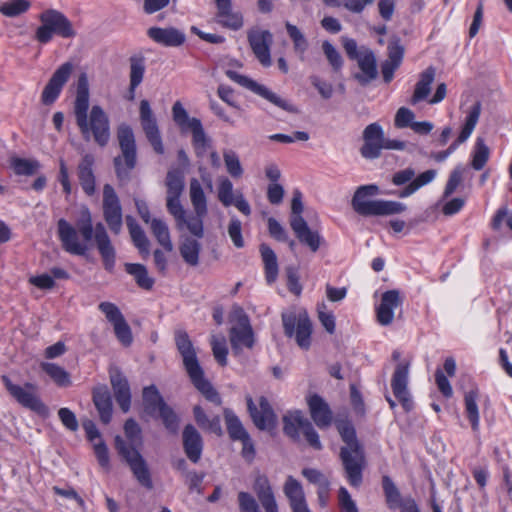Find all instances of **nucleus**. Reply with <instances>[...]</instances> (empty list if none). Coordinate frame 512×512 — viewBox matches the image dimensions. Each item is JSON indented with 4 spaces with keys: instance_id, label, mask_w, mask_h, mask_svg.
<instances>
[{
    "instance_id": "56",
    "label": "nucleus",
    "mask_w": 512,
    "mask_h": 512,
    "mask_svg": "<svg viewBox=\"0 0 512 512\" xmlns=\"http://www.w3.org/2000/svg\"><path fill=\"white\" fill-rule=\"evenodd\" d=\"M322 49L333 70L340 71L343 66V58L336 48L326 40L322 43Z\"/></svg>"
},
{
    "instance_id": "8",
    "label": "nucleus",
    "mask_w": 512,
    "mask_h": 512,
    "mask_svg": "<svg viewBox=\"0 0 512 512\" xmlns=\"http://www.w3.org/2000/svg\"><path fill=\"white\" fill-rule=\"evenodd\" d=\"M172 118L182 133L191 132L196 156L204 157L211 146V140L206 135L200 119L190 118L180 101H176L172 106Z\"/></svg>"
},
{
    "instance_id": "49",
    "label": "nucleus",
    "mask_w": 512,
    "mask_h": 512,
    "mask_svg": "<svg viewBox=\"0 0 512 512\" xmlns=\"http://www.w3.org/2000/svg\"><path fill=\"white\" fill-rule=\"evenodd\" d=\"M42 370L50 376V378L60 387H67L71 385L69 373L55 363L43 362L41 364Z\"/></svg>"
},
{
    "instance_id": "20",
    "label": "nucleus",
    "mask_w": 512,
    "mask_h": 512,
    "mask_svg": "<svg viewBox=\"0 0 512 512\" xmlns=\"http://www.w3.org/2000/svg\"><path fill=\"white\" fill-rule=\"evenodd\" d=\"M246 402L250 417L259 430H271L276 427V414L265 396L259 398V408L251 396H246Z\"/></svg>"
},
{
    "instance_id": "62",
    "label": "nucleus",
    "mask_w": 512,
    "mask_h": 512,
    "mask_svg": "<svg viewBox=\"0 0 512 512\" xmlns=\"http://www.w3.org/2000/svg\"><path fill=\"white\" fill-rule=\"evenodd\" d=\"M414 118L415 114L412 110L406 107H400L396 112L394 125L397 128L411 127L414 122Z\"/></svg>"
},
{
    "instance_id": "47",
    "label": "nucleus",
    "mask_w": 512,
    "mask_h": 512,
    "mask_svg": "<svg viewBox=\"0 0 512 512\" xmlns=\"http://www.w3.org/2000/svg\"><path fill=\"white\" fill-rule=\"evenodd\" d=\"M382 488L388 507L390 509L401 508L404 500L393 480L387 475L382 477Z\"/></svg>"
},
{
    "instance_id": "21",
    "label": "nucleus",
    "mask_w": 512,
    "mask_h": 512,
    "mask_svg": "<svg viewBox=\"0 0 512 512\" xmlns=\"http://www.w3.org/2000/svg\"><path fill=\"white\" fill-rule=\"evenodd\" d=\"M72 71L71 62H65L56 69L42 91L41 102L44 105H52L57 100Z\"/></svg>"
},
{
    "instance_id": "4",
    "label": "nucleus",
    "mask_w": 512,
    "mask_h": 512,
    "mask_svg": "<svg viewBox=\"0 0 512 512\" xmlns=\"http://www.w3.org/2000/svg\"><path fill=\"white\" fill-rule=\"evenodd\" d=\"M336 428L346 446L340 449V459L346 472L347 480L353 487L362 483V470L365 464L364 450L357 440L356 431L347 419L337 420Z\"/></svg>"
},
{
    "instance_id": "55",
    "label": "nucleus",
    "mask_w": 512,
    "mask_h": 512,
    "mask_svg": "<svg viewBox=\"0 0 512 512\" xmlns=\"http://www.w3.org/2000/svg\"><path fill=\"white\" fill-rule=\"evenodd\" d=\"M233 184L227 177H221L218 185V199L225 206L233 204Z\"/></svg>"
},
{
    "instance_id": "43",
    "label": "nucleus",
    "mask_w": 512,
    "mask_h": 512,
    "mask_svg": "<svg viewBox=\"0 0 512 512\" xmlns=\"http://www.w3.org/2000/svg\"><path fill=\"white\" fill-rule=\"evenodd\" d=\"M201 244L193 238L186 237L179 246V252L184 262L190 266L199 264Z\"/></svg>"
},
{
    "instance_id": "32",
    "label": "nucleus",
    "mask_w": 512,
    "mask_h": 512,
    "mask_svg": "<svg viewBox=\"0 0 512 512\" xmlns=\"http://www.w3.org/2000/svg\"><path fill=\"white\" fill-rule=\"evenodd\" d=\"M283 492L289 501L292 512H311L302 485L297 479L288 476L283 487Z\"/></svg>"
},
{
    "instance_id": "34",
    "label": "nucleus",
    "mask_w": 512,
    "mask_h": 512,
    "mask_svg": "<svg viewBox=\"0 0 512 512\" xmlns=\"http://www.w3.org/2000/svg\"><path fill=\"white\" fill-rule=\"evenodd\" d=\"M217 7L216 21L221 26L237 31L243 26L241 13L232 11L231 0H215Z\"/></svg>"
},
{
    "instance_id": "19",
    "label": "nucleus",
    "mask_w": 512,
    "mask_h": 512,
    "mask_svg": "<svg viewBox=\"0 0 512 512\" xmlns=\"http://www.w3.org/2000/svg\"><path fill=\"white\" fill-rule=\"evenodd\" d=\"M139 116L142 129L153 150L157 154H163L164 146L157 120L150 107L149 101L146 99L140 101Z\"/></svg>"
},
{
    "instance_id": "11",
    "label": "nucleus",
    "mask_w": 512,
    "mask_h": 512,
    "mask_svg": "<svg viewBox=\"0 0 512 512\" xmlns=\"http://www.w3.org/2000/svg\"><path fill=\"white\" fill-rule=\"evenodd\" d=\"M284 334L295 338L297 345L308 350L311 346L312 322L305 310L289 311L281 314Z\"/></svg>"
},
{
    "instance_id": "13",
    "label": "nucleus",
    "mask_w": 512,
    "mask_h": 512,
    "mask_svg": "<svg viewBox=\"0 0 512 512\" xmlns=\"http://www.w3.org/2000/svg\"><path fill=\"white\" fill-rule=\"evenodd\" d=\"M190 200L194 208V215L185 216L184 226L196 238L204 236L203 219L208 214L207 199L204 190L195 178L190 181Z\"/></svg>"
},
{
    "instance_id": "54",
    "label": "nucleus",
    "mask_w": 512,
    "mask_h": 512,
    "mask_svg": "<svg viewBox=\"0 0 512 512\" xmlns=\"http://www.w3.org/2000/svg\"><path fill=\"white\" fill-rule=\"evenodd\" d=\"M166 207L168 212L174 217L178 229L184 227L185 210L180 203V197H167Z\"/></svg>"
},
{
    "instance_id": "50",
    "label": "nucleus",
    "mask_w": 512,
    "mask_h": 512,
    "mask_svg": "<svg viewBox=\"0 0 512 512\" xmlns=\"http://www.w3.org/2000/svg\"><path fill=\"white\" fill-rule=\"evenodd\" d=\"M490 156V149L485 144V141L483 138L478 137L476 139L473 152H472V161L471 166L473 169L479 171L482 170Z\"/></svg>"
},
{
    "instance_id": "35",
    "label": "nucleus",
    "mask_w": 512,
    "mask_h": 512,
    "mask_svg": "<svg viewBox=\"0 0 512 512\" xmlns=\"http://www.w3.org/2000/svg\"><path fill=\"white\" fill-rule=\"evenodd\" d=\"M94 157L91 154H86L82 157L78 164L77 174L79 183L83 191L92 196L96 191V179L93 172Z\"/></svg>"
},
{
    "instance_id": "48",
    "label": "nucleus",
    "mask_w": 512,
    "mask_h": 512,
    "mask_svg": "<svg viewBox=\"0 0 512 512\" xmlns=\"http://www.w3.org/2000/svg\"><path fill=\"white\" fill-rule=\"evenodd\" d=\"M167 197H180L184 190V175L178 168L167 172L166 181Z\"/></svg>"
},
{
    "instance_id": "1",
    "label": "nucleus",
    "mask_w": 512,
    "mask_h": 512,
    "mask_svg": "<svg viewBox=\"0 0 512 512\" xmlns=\"http://www.w3.org/2000/svg\"><path fill=\"white\" fill-rule=\"evenodd\" d=\"M57 234L62 248L73 255L84 256L88 250L87 242L93 238L102 258L104 268L111 272L116 262V251L103 223L93 226L91 212L88 208L81 211L76 227L61 218L57 222Z\"/></svg>"
},
{
    "instance_id": "22",
    "label": "nucleus",
    "mask_w": 512,
    "mask_h": 512,
    "mask_svg": "<svg viewBox=\"0 0 512 512\" xmlns=\"http://www.w3.org/2000/svg\"><path fill=\"white\" fill-rule=\"evenodd\" d=\"M363 145L360 154L367 160H374L381 156L384 149V131L380 124L371 123L365 127L362 133Z\"/></svg>"
},
{
    "instance_id": "42",
    "label": "nucleus",
    "mask_w": 512,
    "mask_h": 512,
    "mask_svg": "<svg viewBox=\"0 0 512 512\" xmlns=\"http://www.w3.org/2000/svg\"><path fill=\"white\" fill-rule=\"evenodd\" d=\"M130 62V100L134 99V91L141 84L145 73V58L143 56H132Z\"/></svg>"
},
{
    "instance_id": "14",
    "label": "nucleus",
    "mask_w": 512,
    "mask_h": 512,
    "mask_svg": "<svg viewBox=\"0 0 512 512\" xmlns=\"http://www.w3.org/2000/svg\"><path fill=\"white\" fill-rule=\"evenodd\" d=\"M2 382L10 395L23 407L32 410L42 417L49 415L48 407L41 401L36 394L35 384L27 382L24 386L13 384L6 375L2 376Z\"/></svg>"
},
{
    "instance_id": "29",
    "label": "nucleus",
    "mask_w": 512,
    "mask_h": 512,
    "mask_svg": "<svg viewBox=\"0 0 512 512\" xmlns=\"http://www.w3.org/2000/svg\"><path fill=\"white\" fill-rule=\"evenodd\" d=\"M109 376L116 402L120 409L127 413L131 407V390L128 380L118 368L110 369Z\"/></svg>"
},
{
    "instance_id": "5",
    "label": "nucleus",
    "mask_w": 512,
    "mask_h": 512,
    "mask_svg": "<svg viewBox=\"0 0 512 512\" xmlns=\"http://www.w3.org/2000/svg\"><path fill=\"white\" fill-rule=\"evenodd\" d=\"M379 194L375 184L359 186L352 198V207L361 216H388L400 214L406 210V205L398 201L367 200V197Z\"/></svg>"
},
{
    "instance_id": "45",
    "label": "nucleus",
    "mask_w": 512,
    "mask_h": 512,
    "mask_svg": "<svg viewBox=\"0 0 512 512\" xmlns=\"http://www.w3.org/2000/svg\"><path fill=\"white\" fill-rule=\"evenodd\" d=\"M151 232L158 243L168 252L173 250L170 232L167 224L158 218H153L150 223Z\"/></svg>"
},
{
    "instance_id": "23",
    "label": "nucleus",
    "mask_w": 512,
    "mask_h": 512,
    "mask_svg": "<svg viewBox=\"0 0 512 512\" xmlns=\"http://www.w3.org/2000/svg\"><path fill=\"white\" fill-rule=\"evenodd\" d=\"M481 114V103L476 101L469 109L468 114L465 118V123L461 129L460 134L457 139L444 151H440L433 155V158L437 162L444 161L450 154H452L457 147L464 143L472 134L475 126L479 121V117Z\"/></svg>"
},
{
    "instance_id": "7",
    "label": "nucleus",
    "mask_w": 512,
    "mask_h": 512,
    "mask_svg": "<svg viewBox=\"0 0 512 512\" xmlns=\"http://www.w3.org/2000/svg\"><path fill=\"white\" fill-rule=\"evenodd\" d=\"M117 140L121 154L113 159L115 174L119 181L128 182L137 165V147L132 128L122 123L117 128Z\"/></svg>"
},
{
    "instance_id": "2",
    "label": "nucleus",
    "mask_w": 512,
    "mask_h": 512,
    "mask_svg": "<svg viewBox=\"0 0 512 512\" xmlns=\"http://www.w3.org/2000/svg\"><path fill=\"white\" fill-rule=\"evenodd\" d=\"M73 110L83 138L89 140L92 136L100 147H105L111 135L109 117L99 105H93L88 116L89 82L86 73H81L78 77Z\"/></svg>"
},
{
    "instance_id": "58",
    "label": "nucleus",
    "mask_w": 512,
    "mask_h": 512,
    "mask_svg": "<svg viewBox=\"0 0 512 512\" xmlns=\"http://www.w3.org/2000/svg\"><path fill=\"white\" fill-rule=\"evenodd\" d=\"M39 163L37 161H31L22 158H14L12 160V167L17 175L30 176L36 172Z\"/></svg>"
},
{
    "instance_id": "60",
    "label": "nucleus",
    "mask_w": 512,
    "mask_h": 512,
    "mask_svg": "<svg viewBox=\"0 0 512 512\" xmlns=\"http://www.w3.org/2000/svg\"><path fill=\"white\" fill-rule=\"evenodd\" d=\"M463 180V168L461 166H457L449 175L448 181L446 183L443 197L448 198L451 196L457 187L461 184Z\"/></svg>"
},
{
    "instance_id": "59",
    "label": "nucleus",
    "mask_w": 512,
    "mask_h": 512,
    "mask_svg": "<svg viewBox=\"0 0 512 512\" xmlns=\"http://www.w3.org/2000/svg\"><path fill=\"white\" fill-rule=\"evenodd\" d=\"M285 273L287 277V288L288 290L296 296H299L302 292V285L299 281V271L296 266H287L285 268Z\"/></svg>"
},
{
    "instance_id": "6",
    "label": "nucleus",
    "mask_w": 512,
    "mask_h": 512,
    "mask_svg": "<svg viewBox=\"0 0 512 512\" xmlns=\"http://www.w3.org/2000/svg\"><path fill=\"white\" fill-rule=\"evenodd\" d=\"M142 406V419L148 417L161 420L167 431L173 434L177 433L179 429V417L173 408L166 403L154 384L143 388Z\"/></svg>"
},
{
    "instance_id": "18",
    "label": "nucleus",
    "mask_w": 512,
    "mask_h": 512,
    "mask_svg": "<svg viewBox=\"0 0 512 512\" xmlns=\"http://www.w3.org/2000/svg\"><path fill=\"white\" fill-rule=\"evenodd\" d=\"M99 310L104 313L106 319L113 325L117 340L124 347H129L133 342V335L120 309L114 303L101 302Z\"/></svg>"
},
{
    "instance_id": "27",
    "label": "nucleus",
    "mask_w": 512,
    "mask_h": 512,
    "mask_svg": "<svg viewBox=\"0 0 512 512\" xmlns=\"http://www.w3.org/2000/svg\"><path fill=\"white\" fill-rule=\"evenodd\" d=\"M311 419L319 429H327L333 422V412L329 404L318 394L307 397Z\"/></svg>"
},
{
    "instance_id": "3",
    "label": "nucleus",
    "mask_w": 512,
    "mask_h": 512,
    "mask_svg": "<svg viewBox=\"0 0 512 512\" xmlns=\"http://www.w3.org/2000/svg\"><path fill=\"white\" fill-rule=\"evenodd\" d=\"M124 433L129 443L117 435L114 439L115 449L130 467L140 485L151 490L153 488L151 474L145 459L137 448L142 445V430L133 418H129L125 421Z\"/></svg>"
},
{
    "instance_id": "63",
    "label": "nucleus",
    "mask_w": 512,
    "mask_h": 512,
    "mask_svg": "<svg viewBox=\"0 0 512 512\" xmlns=\"http://www.w3.org/2000/svg\"><path fill=\"white\" fill-rule=\"evenodd\" d=\"M228 234L233 244L237 248H242L244 246V240L242 237V224L240 220L237 218L231 219L228 226Z\"/></svg>"
},
{
    "instance_id": "52",
    "label": "nucleus",
    "mask_w": 512,
    "mask_h": 512,
    "mask_svg": "<svg viewBox=\"0 0 512 512\" xmlns=\"http://www.w3.org/2000/svg\"><path fill=\"white\" fill-rule=\"evenodd\" d=\"M223 159L228 174L232 178H240L243 175V168L237 153L233 150H224Z\"/></svg>"
},
{
    "instance_id": "28",
    "label": "nucleus",
    "mask_w": 512,
    "mask_h": 512,
    "mask_svg": "<svg viewBox=\"0 0 512 512\" xmlns=\"http://www.w3.org/2000/svg\"><path fill=\"white\" fill-rule=\"evenodd\" d=\"M403 299L396 289L385 291L381 296L379 306L376 308V317L379 324L388 326L393 322L394 309L400 307Z\"/></svg>"
},
{
    "instance_id": "40",
    "label": "nucleus",
    "mask_w": 512,
    "mask_h": 512,
    "mask_svg": "<svg viewBox=\"0 0 512 512\" xmlns=\"http://www.w3.org/2000/svg\"><path fill=\"white\" fill-rule=\"evenodd\" d=\"M264 265L265 279L268 284H273L278 277L279 266L275 252L265 243L259 247Z\"/></svg>"
},
{
    "instance_id": "9",
    "label": "nucleus",
    "mask_w": 512,
    "mask_h": 512,
    "mask_svg": "<svg viewBox=\"0 0 512 512\" xmlns=\"http://www.w3.org/2000/svg\"><path fill=\"white\" fill-rule=\"evenodd\" d=\"M39 19L41 25L36 30L35 39L42 44L50 42L53 35L65 39L76 36L72 22L58 10H45L40 14Z\"/></svg>"
},
{
    "instance_id": "37",
    "label": "nucleus",
    "mask_w": 512,
    "mask_h": 512,
    "mask_svg": "<svg viewBox=\"0 0 512 512\" xmlns=\"http://www.w3.org/2000/svg\"><path fill=\"white\" fill-rule=\"evenodd\" d=\"M93 403L99 413L103 424H108L112 418V399L106 385H100L93 389Z\"/></svg>"
},
{
    "instance_id": "38",
    "label": "nucleus",
    "mask_w": 512,
    "mask_h": 512,
    "mask_svg": "<svg viewBox=\"0 0 512 512\" xmlns=\"http://www.w3.org/2000/svg\"><path fill=\"white\" fill-rule=\"evenodd\" d=\"M435 75L436 69L433 66L427 67L424 71L420 73L419 80L415 84V89L410 99L411 105H416L417 103L425 100L429 96V94L431 93V85L434 82Z\"/></svg>"
},
{
    "instance_id": "46",
    "label": "nucleus",
    "mask_w": 512,
    "mask_h": 512,
    "mask_svg": "<svg viewBox=\"0 0 512 512\" xmlns=\"http://www.w3.org/2000/svg\"><path fill=\"white\" fill-rule=\"evenodd\" d=\"M223 413L227 432L232 440L238 441L239 439H242L248 435V432L242 425L240 419L231 409L225 408Z\"/></svg>"
},
{
    "instance_id": "61",
    "label": "nucleus",
    "mask_w": 512,
    "mask_h": 512,
    "mask_svg": "<svg viewBox=\"0 0 512 512\" xmlns=\"http://www.w3.org/2000/svg\"><path fill=\"white\" fill-rule=\"evenodd\" d=\"M387 50L388 59L386 61L400 66L404 56V47L401 45L400 39L396 38L390 41Z\"/></svg>"
},
{
    "instance_id": "26",
    "label": "nucleus",
    "mask_w": 512,
    "mask_h": 512,
    "mask_svg": "<svg viewBox=\"0 0 512 512\" xmlns=\"http://www.w3.org/2000/svg\"><path fill=\"white\" fill-rule=\"evenodd\" d=\"M360 69V72L353 74L355 79L361 86L365 87L378 77L377 59L372 49L366 46H361V54L355 60Z\"/></svg>"
},
{
    "instance_id": "16",
    "label": "nucleus",
    "mask_w": 512,
    "mask_h": 512,
    "mask_svg": "<svg viewBox=\"0 0 512 512\" xmlns=\"http://www.w3.org/2000/svg\"><path fill=\"white\" fill-rule=\"evenodd\" d=\"M237 325L230 329V343L232 350L238 354L243 347L251 349L254 346V332L249 317L241 307L234 308Z\"/></svg>"
},
{
    "instance_id": "39",
    "label": "nucleus",
    "mask_w": 512,
    "mask_h": 512,
    "mask_svg": "<svg viewBox=\"0 0 512 512\" xmlns=\"http://www.w3.org/2000/svg\"><path fill=\"white\" fill-rule=\"evenodd\" d=\"M188 375L193 385L204 395L208 401L218 406L222 404V399L217 390L209 381L204 378V372L202 368H199L198 371L195 370L193 373L191 372Z\"/></svg>"
},
{
    "instance_id": "51",
    "label": "nucleus",
    "mask_w": 512,
    "mask_h": 512,
    "mask_svg": "<svg viewBox=\"0 0 512 512\" xmlns=\"http://www.w3.org/2000/svg\"><path fill=\"white\" fill-rule=\"evenodd\" d=\"M478 398V389H471L465 393L464 401L467 417L471 423L474 431L478 430L479 426V411L476 400Z\"/></svg>"
},
{
    "instance_id": "57",
    "label": "nucleus",
    "mask_w": 512,
    "mask_h": 512,
    "mask_svg": "<svg viewBox=\"0 0 512 512\" xmlns=\"http://www.w3.org/2000/svg\"><path fill=\"white\" fill-rule=\"evenodd\" d=\"M211 346L213 355L216 361L221 365L225 366L227 364V354L228 349L226 346V340L224 337L217 338L216 336H212Z\"/></svg>"
},
{
    "instance_id": "25",
    "label": "nucleus",
    "mask_w": 512,
    "mask_h": 512,
    "mask_svg": "<svg viewBox=\"0 0 512 512\" xmlns=\"http://www.w3.org/2000/svg\"><path fill=\"white\" fill-rule=\"evenodd\" d=\"M247 38L257 60L264 67H269L271 65L270 47L273 43L272 33L269 30L250 29Z\"/></svg>"
},
{
    "instance_id": "31",
    "label": "nucleus",
    "mask_w": 512,
    "mask_h": 512,
    "mask_svg": "<svg viewBox=\"0 0 512 512\" xmlns=\"http://www.w3.org/2000/svg\"><path fill=\"white\" fill-rule=\"evenodd\" d=\"M182 444L187 458L192 463H198L202 456L203 439L199 431L192 424H187L184 427Z\"/></svg>"
},
{
    "instance_id": "12",
    "label": "nucleus",
    "mask_w": 512,
    "mask_h": 512,
    "mask_svg": "<svg viewBox=\"0 0 512 512\" xmlns=\"http://www.w3.org/2000/svg\"><path fill=\"white\" fill-rule=\"evenodd\" d=\"M283 431L294 441H299L300 432H302L305 440L313 449L319 451L323 448L313 424L300 410L289 412L283 416Z\"/></svg>"
},
{
    "instance_id": "44",
    "label": "nucleus",
    "mask_w": 512,
    "mask_h": 512,
    "mask_svg": "<svg viewBox=\"0 0 512 512\" xmlns=\"http://www.w3.org/2000/svg\"><path fill=\"white\" fill-rule=\"evenodd\" d=\"M125 270L132 275L137 285L145 290H151L154 285V279L148 275L147 268L142 264L126 263Z\"/></svg>"
},
{
    "instance_id": "36",
    "label": "nucleus",
    "mask_w": 512,
    "mask_h": 512,
    "mask_svg": "<svg viewBox=\"0 0 512 512\" xmlns=\"http://www.w3.org/2000/svg\"><path fill=\"white\" fill-rule=\"evenodd\" d=\"M148 36L156 43L168 47L181 46L185 42V34L176 28L151 27L147 30Z\"/></svg>"
},
{
    "instance_id": "53",
    "label": "nucleus",
    "mask_w": 512,
    "mask_h": 512,
    "mask_svg": "<svg viewBox=\"0 0 512 512\" xmlns=\"http://www.w3.org/2000/svg\"><path fill=\"white\" fill-rule=\"evenodd\" d=\"M28 0H11L0 5V13L7 17H17L30 8Z\"/></svg>"
},
{
    "instance_id": "17",
    "label": "nucleus",
    "mask_w": 512,
    "mask_h": 512,
    "mask_svg": "<svg viewBox=\"0 0 512 512\" xmlns=\"http://www.w3.org/2000/svg\"><path fill=\"white\" fill-rule=\"evenodd\" d=\"M103 217L109 229L118 235L123 225L122 207L117 193L110 184L103 187Z\"/></svg>"
},
{
    "instance_id": "64",
    "label": "nucleus",
    "mask_w": 512,
    "mask_h": 512,
    "mask_svg": "<svg viewBox=\"0 0 512 512\" xmlns=\"http://www.w3.org/2000/svg\"><path fill=\"white\" fill-rule=\"evenodd\" d=\"M238 502L241 512H260L256 500L248 492H239Z\"/></svg>"
},
{
    "instance_id": "15",
    "label": "nucleus",
    "mask_w": 512,
    "mask_h": 512,
    "mask_svg": "<svg viewBox=\"0 0 512 512\" xmlns=\"http://www.w3.org/2000/svg\"><path fill=\"white\" fill-rule=\"evenodd\" d=\"M227 77L241 85L242 87H245L246 89L252 91L253 93L259 95L260 97L266 99L267 101L271 102L275 106L289 112V113H298L297 107L290 104L286 100L279 97L276 93L269 90L266 86L257 83L253 79L241 75L233 70H227L226 71Z\"/></svg>"
},
{
    "instance_id": "24",
    "label": "nucleus",
    "mask_w": 512,
    "mask_h": 512,
    "mask_svg": "<svg viewBox=\"0 0 512 512\" xmlns=\"http://www.w3.org/2000/svg\"><path fill=\"white\" fill-rule=\"evenodd\" d=\"M409 363H399L392 375L391 388L403 409L410 412L414 403L408 391Z\"/></svg>"
},
{
    "instance_id": "41",
    "label": "nucleus",
    "mask_w": 512,
    "mask_h": 512,
    "mask_svg": "<svg viewBox=\"0 0 512 512\" xmlns=\"http://www.w3.org/2000/svg\"><path fill=\"white\" fill-rule=\"evenodd\" d=\"M127 227L134 245L138 248L140 254L147 258L150 255L149 245L150 242L141 228V226L131 216L126 217Z\"/></svg>"
},
{
    "instance_id": "30",
    "label": "nucleus",
    "mask_w": 512,
    "mask_h": 512,
    "mask_svg": "<svg viewBox=\"0 0 512 512\" xmlns=\"http://www.w3.org/2000/svg\"><path fill=\"white\" fill-rule=\"evenodd\" d=\"M174 338L177 350L183 358V364L187 373H193L195 370L198 371L201 366L188 333L185 330L178 329L174 333Z\"/></svg>"
},
{
    "instance_id": "33",
    "label": "nucleus",
    "mask_w": 512,
    "mask_h": 512,
    "mask_svg": "<svg viewBox=\"0 0 512 512\" xmlns=\"http://www.w3.org/2000/svg\"><path fill=\"white\" fill-rule=\"evenodd\" d=\"M253 490L266 512H278V505L268 477L257 474L253 483Z\"/></svg>"
},
{
    "instance_id": "10",
    "label": "nucleus",
    "mask_w": 512,
    "mask_h": 512,
    "mask_svg": "<svg viewBox=\"0 0 512 512\" xmlns=\"http://www.w3.org/2000/svg\"><path fill=\"white\" fill-rule=\"evenodd\" d=\"M303 209L302 193L295 190L291 201L290 226L302 244L306 245L312 252H317L321 246L322 238L317 231H312L309 228L307 222L301 216Z\"/></svg>"
}]
</instances>
